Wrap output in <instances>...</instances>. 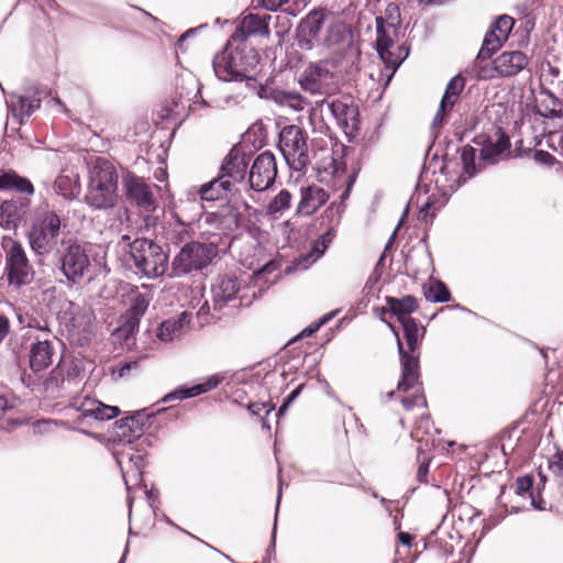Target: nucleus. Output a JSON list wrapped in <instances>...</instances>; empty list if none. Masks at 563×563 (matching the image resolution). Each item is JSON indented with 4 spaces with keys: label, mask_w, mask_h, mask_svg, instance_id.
<instances>
[{
    "label": "nucleus",
    "mask_w": 563,
    "mask_h": 563,
    "mask_svg": "<svg viewBox=\"0 0 563 563\" xmlns=\"http://www.w3.org/2000/svg\"><path fill=\"white\" fill-rule=\"evenodd\" d=\"M402 325L404 338L407 350L398 338V353L401 364V377L397 384V390L407 393L413 390V394L401 398V404L406 410L415 407H424L427 400L420 387L419 374V349L424 336L426 329L415 320H407L400 323Z\"/></svg>",
    "instance_id": "1"
},
{
    "label": "nucleus",
    "mask_w": 563,
    "mask_h": 563,
    "mask_svg": "<svg viewBox=\"0 0 563 563\" xmlns=\"http://www.w3.org/2000/svg\"><path fill=\"white\" fill-rule=\"evenodd\" d=\"M257 66V53L247 44H240L231 37L212 60L213 71L222 81L254 80Z\"/></svg>",
    "instance_id": "2"
},
{
    "label": "nucleus",
    "mask_w": 563,
    "mask_h": 563,
    "mask_svg": "<svg viewBox=\"0 0 563 563\" xmlns=\"http://www.w3.org/2000/svg\"><path fill=\"white\" fill-rule=\"evenodd\" d=\"M466 178H418L416 199L420 203L418 219L426 223L432 222L435 211L442 208L449 197Z\"/></svg>",
    "instance_id": "3"
},
{
    "label": "nucleus",
    "mask_w": 563,
    "mask_h": 563,
    "mask_svg": "<svg viewBox=\"0 0 563 563\" xmlns=\"http://www.w3.org/2000/svg\"><path fill=\"white\" fill-rule=\"evenodd\" d=\"M121 242L129 246V256L137 274L150 279L165 274L168 267V254L159 244L145 238L131 242L129 235H123Z\"/></svg>",
    "instance_id": "4"
},
{
    "label": "nucleus",
    "mask_w": 563,
    "mask_h": 563,
    "mask_svg": "<svg viewBox=\"0 0 563 563\" xmlns=\"http://www.w3.org/2000/svg\"><path fill=\"white\" fill-rule=\"evenodd\" d=\"M509 150L510 141L508 135L500 128L495 129L483 142L479 153L471 145L463 147L461 159L464 172L468 176H474L481 173L486 166L496 164Z\"/></svg>",
    "instance_id": "5"
},
{
    "label": "nucleus",
    "mask_w": 563,
    "mask_h": 563,
    "mask_svg": "<svg viewBox=\"0 0 563 563\" xmlns=\"http://www.w3.org/2000/svg\"><path fill=\"white\" fill-rule=\"evenodd\" d=\"M218 255L214 243L190 242L185 244L172 262V275L179 277L208 266Z\"/></svg>",
    "instance_id": "6"
},
{
    "label": "nucleus",
    "mask_w": 563,
    "mask_h": 563,
    "mask_svg": "<svg viewBox=\"0 0 563 563\" xmlns=\"http://www.w3.org/2000/svg\"><path fill=\"white\" fill-rule=\"evenodd\" d=\"M1 246L5 254V272L10 286L20 288L34 279V269L23 246L10 236H4Z\"/></svg>",
    "instance_id": "7"
},
{
    "label": "nucleus",
    "mask_w": 563,
    "mask_h": 563,
    "mask_svg": "<svg viewBox=\"0 0 563 563\" xmlns=\"http://www.w3.org/2000/svg\"><path fill=\"white\" fill-rule=\"evenodd\" d=\"M278 147L292 172H303L309 163L307 136L298 125H286L279 132Z\"/></svg>",
    "instance_id": "8"
},
{
    "label": "nucleus",
    "mask_w": 563,
    "mask_h": 563,
    "mask_svg": "<svg viewBox=\"0 0 563 563\" xmlns=\"http://www.w3.org/2000/svg\"><path fill=\"white\" fill-rule=\"evenodd\" d=\"M375 22L376 51L386 68L390 69L393 75L408 57L409 49L405 45H395L394 43L399 27L386 25L382 19H376Z\"/></svg>",
    "instance_id": "9"
},
{
    "label": "nucleus",
    "mask_w": 563,
    "mask_h": 563,
    "mask_svg": "<svg viewBox=\"0 0 563 563\" xmlns=\"http://www.w3.org/2000/svg\"><path fill=\"white\" fill-rule=\"evenodd\" d=\"M58 264L68 283L78 284L89 273L91 263L86 250L76 241L68 240L58 250Z\"/></svg>",
    "instance_id": "10"
},
{
    "label": "nucleus",
    "mask_w": 563,
    "mask_h": 563,
    "mask_svg": "<svg viewBox=\"0 0 563 563\" xmlns=\"http://www.w3.org/2000/svg\"><path fill=\"white\" fill-rule=\"evenodd\" d=\"M59 230L60 219L55 212L46 211L40 214L29 233L32 250L40 255L49 253L56 245Z\"/></svg>",
    "instance_id": "11"
},
{
    "label": "nucleus",
    "mask_w": 563,
    "mask_h": 563,
    "mask_svg": "<svg viewBox=\"0 0 563 563\" xmlns=\"http://www.w3.org/2000/svg\"><path fill=\"white\" fill-rule=\"evenodd\" d=\"M328 59L309 63L298 78L300 88L310 95H329L335 89L334 73Z\"/></svg>",
    "instance_id": "12"
},
{
    "label": "nucleus",
    "mask_w": 563,
    "mask_h": 563,
    "mask_svg": "<svg viewBox=\"0 0 563 563\" xmlns=\"http://www.w3.org/2000/svg\"><path fill=\"white\" fill-rule=\"evenodd\" d=\"M118 200L115 178H89L85 195L86 203L95 210L113 208Z\"/></svg>",
    "instance_id": "13"
},
{
    "label": "nucleus",
    "mask_w": 563,
    "mask_h": 563,
    "mask_svg": "<svg viewBox=\"0 0 563 563\" xmlns=\"http://www.w3.org/2000/svg\"><path fill=\"white\" fill-rule=\"evenodd\" d=\"M322 104H327L331 114L335 119L338 125L342 129L345 136L351 141L358 132V109L349 100L332 99L323 100Z\"/></svg>",
    "instance_id": "14"
},
{
    "label": "nucleus",
    "mask_w": 563,
    "mask_h": 563,
    "mask_svg": "<svg viewBox=\"0 0 563 563\" xmlns=\"http://www.w3.org/2000/svg\"><path fill=\"white\" fill-rule=\"evenodd\" d=\"M327 15L325 9H319L311 11L301 20L297 40L301 49L310 51L320 45L323 37L321 31L325 24Z\"/></svg>",
    "instance_id": "15"
},
{
    "label": "nucleus",
    "mask_w": 563,
    "mask_h": 563,
    "mask_svg": "<svg viewBox=\"0 0 563 563\" xmlns=\"http://www.w3.org/2000/svg\"><path fill=\"white\" fill-rule=\"evenodd\" d=\"M56 343L57 339L54 334H52V338H37L35 342L31 343L29 364L32 372H43L53 364L56 354Z\"/></svg>",
    "instance_id": "16"
},
{
    "label": "nucleus",
    "mask_w": 563,
    "mask_h": 563,
    "mask_svg": "<svg viewBox=\"0 0 563 563\" xmlns=\"http://www.w3.org/2000/svg\"><path fill=\"white\" fill-rule=\"evenodd\" d=\"M150 416L139 411L131 417L120 419L115 422V440L123 445L133 444L144 434L145 423Z\"/></svg>",
    "instance_id": "17"
},
{
    "label": "nucleus",
    "mask_w": 563,
    "mask_h": 563,
    "mask_svg": "<svg viewBox=\"0 0 563 563\" xmlns=\"http://www.w3.org/2000/svg\"><path fill=\"white\" fill-rule=\"evenodd\" d=\"M271 19L269 14L260 16L258 14L249 13L241 20L231 38L240 44H246V40L253 35L268 37Z\"/></svg>",
    "instance_id": "18"
},
{
    "label": "nucleus",
    "mask_w": 563,
    "mask_h": 563,
    "mask_svg": "<svg viewBox=\"0 0 563 563\" xmlns=\"http://www.w3.org/2000/svg\"><path fill=\"white\" fill-rule=\"evenodd\" d=\"M71 407L80 412L78 417L79 421L87 417H91L98 421H106L118 417L120 413V409L117 406L104 405L90 397L74 399Z\"/></svg>",
    "instance_id": "19"
},
{
    "label": "nucleus",
    "mask_w": 563,
    "mask_h": 563,
    "mask_svg": "<svg viewBox=\"0 0 563 563\" xmlns=\"http://www.w3.org/2000/svg\"><path fill=\"white\" fill-rule=\"evenodd\" d=\"M352 44V32L350 27L342 21H331L325 29V33L319 46L331 51L332 53H341Z\"/></svg>",
    "instance_id": "20"
},
{
    "label": "nucleus",
    "mask_w": 563,
    "mask_h": 563,
    "mask_svg": "<svg viewBox=\"0 0 563 563\" xmlns=\"http://www.w3.org/2000/svg\"><path fill=\"white\" fill-rule=\"evenodd\" d=\"M250 162L245 146L235 144L223 158L218 176H247Z\"/></svg>",
    "instance_id": "21"
},
{
    "label": "nucleus",
    "mask_w": 563,
    "mask_h": 563,
    "mask_svg": "<svg viewBox=\"0 0 563 563\" xmlns=\"http://www.w3.org/2000/svg\"><path fill=\"white\" fill-rule=\"evenodd\" d=\"M29 207L30 199L27 197L3 201L0 206V225L7 230H15Z\"/></svg>",
    "instance_id": "22"
},
{
    "label": "nucleus",
    "mask_w": 563,
    "mask_h": 563,
    "mask_svg": "<svg viewBox=\"0 0 563 563\" xmlns=\"http://www.w3.org/2000/svg\"><path fill=\"white\" fill-rule=\"evenodd\" d=\"M117 462L121 468L122 477L124 479L126 489L130 490L132 486L139 485L142 481L144 457L140 453L118 454Z\"/></svg>",
    "instance_id": "23"
},
{
    "label": "nucleus",
    "mask_w": 563,
    "mask_h": 563,
    "mask_svg": "<svg viewBox=\"0 0 563 563\" xmlns=\"http://www.w3.org/2000/svg\"><path fill=\"white\" fill-rule=\"evenodd\" d=\"M190 314L181 312L177 317L164 320L156 330V336L164 343L180 339L189 330Z\"/></svg>",
    "instance_id": "24"
},
{
    "label": "nucleus",
    "mask_w": 563,
    "mask_h": 563,
    "mask_svg": "<svg viewBox=\"0 0 563 563\" xmlns=\"http://www.w3.org/2000/svg\"><path fill=\"white\" fill-rule=\"evenodd\" d=\"M151 298L146 294L135 292L131 299V305L122 316V328L126 334H132L137 330L140 320L146 312Z\"/></svg>",
    "instance_id": "25"
},
{
    "label": "nucleus",
    "mask_w": 563,
    "mask_h": 563,
    "mask_svg": "<svg viewBox=\"0 0 563 563\" xmlns=\"http://www.w3.org/2000/svg\"><path fill=\"white\" fill-rule=\"evenodd\" d=\"M528 57L520 51L504 52L493 60L494 69L503 77L519 74L527 65Z\"/></svg>",
    "instance_id": "26"
},
{
    "label": "nucleus",
    "mask_w": 563,
    "mask_h": 563,
    "mask_svg": "<svg viewBox=\"0 0 563 563\" xmlns=\"http://www.w3.org/2000/svg\"><path fill=\"white\" fill-rule=\"evenodd\" d=\"M143 180L144 178H125L126 196L140 208L152 211L155 208V201L150 187Z\"/></svg>",
    "instance_id": "27"
},
{
    "label": "nucleus",
    "mask_w": 563,
    "mask_h": 563,
    "mask_svg": "<svg viewBox=\"0 0 563 563\" xmlns=\"http://www.w3.org/2000/svg\"><path fill=\"white\" fill-rule=\"evenodd\" d=\"M239 289L240 285L236 277L228 275L219 277L211 289L213 308L222 309L229 301L235 299Z\"/></svg>",
    "instance_id": "28"
},
{
    "label": "nucleus",
    "mask_w": 563,
    "mask_h": 563,
    "mask_svg": "<svg viewBox=\"0 0 563 563\" xmlns=\"http://www.w3.org/2000/svg\"><path fill=\"white\" fill-rule=\"evenodd\" d=\"M7 107L12 117L16 119L19 123H22L24 118H29L41 107V99L35 96L25 97L11 93L7 99Z\"/></svg>",
    "instance_id": "29"
},
{
    "label": "nucleus",
    "mask_w": 563,
    "mask_h": 563,
    "mask_svg": "<svg viewBox=\"0 0 563 563\" xmlns=\"http://www.w3.org/2000/svg\"><path fill=\"white\" fill-rule=\"evenodd\" d=\"M329 199V195L322 188L308 186L301 189V199L297 207V213L311 216Z\"/></svg>",
    "instance_id": "30"
},
{
    "label": "nucleus",
    "mask_w": 563,
    "mask_h": 563,
    "mask_svg": "<svg viewBox=\"0 0 563 563\" xmlns=\"http://www.w3.org/2000/svg\"><path fill=\"white\" fill-rule=\"evenodd\" d=\"M221 383V377L213 375L208 377L203 383L194 385L191 387L180 386L169 394L165 395L162 399L163 402L172 400H183L192 398L216 388Z\"/></svg>",
    "instance_id": "31"
},
{
    "label": "nucleus",
    "mask_w": 563,
    "mask_h": 563,
    "mask_svg": "<svg viewBox=\"0 0 563 563\" xmlns=\"http://www.w3.org/2000/svg\"><path fill=\"white\" fill-rule=\"evenodd\" d=\"M387 307L384 312H389L395 316L399 323L411 320V313L418 308L417 299L413 296L407 295L401 298L387 296L385 298Z\"/></svg>",
    "instance_id": "32"
},
{
    "label": "nucleus",
    "mask_w": 563,
    "mask_h": 563,
    "mask_svg": "<svg viewBox=\"0 0 563 563\" xmlns=\"http://www.w3.org/2000/svg\"><path fill=\"white\" fill-rule=\"evenodd\" d=\"M335 236L333 228L327 230L314 243L312 250L309 253L300 255L295 262L296 267L306 269L318 258H320L324 251L328 249L330 243Z\"/></svg>",
    "instance_id": "33"
},
{
    "label": "nucleus",
    "mask_w": 563,
    "mask_h": 563,
    "mask_svg": "<svg viewBox=\"0 0 563 563\" xmlns=\"http://www.w3.org/2000/svg\"><path fill=\"white\" fill-rule=\"evenodd\" d=\"M271 99L280 107H288L295 111H302L308 104L309 100L297 91L288 90H273Z\"/></svg>",
    "instance_id": "34"
},
{
    "label": "nucleus",
    "mask_w": 563,
    "mask_h": 563,
    "mask_svg": "<svg viewBox=\"0 0 563 563\" xmlns=\"http://www.w3.org/2000/svg\"><path fill=\"white\" fill-rule=\"evenodd\" d=\"M277 172L275 155L265 151L254 159L247 176H277Z\"/></svg>",
    "instance_id": "35"
},
{
    "label": "nucleus",
    "mask_w": 563,
    "mask_h": 563,
    "mask_svg": "<svg viewBox=\"0 0 563 563\" xmlns=\"http://www.w3.org/2000/svg\"><path fill=\"white\" fill-rule=\"evenodd\" d=\"M232 183L224 178H212L211 181L203 185L200 189V197L202 200L214 201L223 199L231 190Z\"/></svg>",
    "instance_id": "36"
},
{
    "label": "nucleus",
    "mask_w": 563,
    "mask_h": 563,
    "mask_svg": "<svg viewBox=\"0 0 563 563\" xmlns=\"http://www.w3.org/2000/svg\"><path fill=\"white\" fill-rule=\"evenodd\" d=\"M465 87V80L461 75L454 76L446 85L441 100L442 110H452L461 92Z\"/></svg>",
    "instance_id": "37"
},
{
    "label": "nucleus",
    "mask_w": 563,
    "mask_h": 563,
    "mask_svg": "<svg viewBox=\"0 0 563 563\" xmlns=\"http://www.w3.org/2000/svg\"><path fill=\"white\" fill-rule=\"evenodd\" d=\"M92 176H118L114 161L107 156L92 155L87 161Z\"/></svg>",
    "instance_id": "38"
},
{
    "label": "nucleus",
    "mask_w": 563,
    "mask_h": 563,
    "mask_svg": "<svg viewBox=\"0 0 563 563\" xmlns=\"http://www.w3.org/2000/svg\"><path fill=\"white\" fill-rule=\"evenodd\" d=\"M506 41L507 40L500 38V35L496 32V30L490 29L484 37L482 47L477 54V59H489L492 55L497 52Z\"/></svg>",
    "instance_id": "39"
},
{
    "label": "nucleus",
    "mask_w": 563,
    "mask_h": 563,
    "mask_svg": "<svg viewBox=\"0 0 563 563\" xmlns=\"http://www.w3.org/2000/svg\"><path fill=\"white\" fill-rule=\"evenodd\" d=\"M53 189L65 199H74L80 194V184L78 178H55Z\"/></svg>",
    "instance_id": "40"
},
{
    "label": "nucleus",
    "mask_w": 563,
    "mask_h": 563,
    "mask_svg": "<svg viewBox=\"0 0 563 563\" xmlns=\"http://www.w3.org/2000/svg\"><path fill=\"white\" fill-rule=\"evenodd\" d=\"M0 189L25 194L27 196L34 194V186L29 178H0Z\"/></svg>",
    "instance_id": "41"
},
{
    "label": "nucleus",
    "mask_w": 563,
    "mask_h": 563,
    "mask_svg": "<svg viewBox=\"0 0 563 563\" xmlns=\"http://www.w3.org/2000/svg\"><path fill=\"white\" fill-rule=\"evenodd\" d=\"M426 298L432 302H448L451 298L450 291L442 282L431 284L424 291Z\"/></svg>",
    "instance_id": "42"
},
{
    "label": "nucleus",
    "mask_w": 563,
    "mask_h": 563,
    "mask_svg": "<svg viewBox=\"0 0 563 563\" xmlns=\"http://www.w3.org/2000/svg\"><path fill=\"white\" fill-rule=\"evenodd\" d=\"M64 368L65 362H62L60 360L44 380L46 390L56 389L67 380Z\"/></svg>",
    "instance_id": "43"
},
{
    "label": "nucleus",
    "mask_w": 563,
    "mask_h": 563,
    "mask_svg": "<svg viewBox=\"0 0 563 563\" xmlns=\"http://www.w3.org/2000/svg\"><path fill=\"white\" fill-rule=\"evenodd\" d=\"M291 195L287 190H282L267 206V212L275 214L289 208Z\"/></svg>",
    "instance_id": "44"
},
{
    "label": "nucleus",
    "mask_w": 563,
    "mask_h": 563,
    "mask_svg": "<svg viewBox=\"0 0 563 563\" xmlns=\"http://www.w3.org/2000/svg\"><path fill=\"white\" fill-rule=\"evenodd\" d=\"M515 25V21L509 15H500L496 19L495 23L490 29L496 30V32L500 35L501 40H508V36Z\"/></svg>",
    "instance_id": "45"
},
{
    "label": "nucleus",
    "mask_w": 563,
    "mask_h": 563,
    "mask_svg": "<svg viewBox=\"0 0 563 563\" xmlns=\"http://www.w3.org/2000/svg\"><path fill=\"white\" fill-rule=\"evenodd\" d=\"M376 19H382L386 25L399 27L401 22L399 7L395 3H389L385 9L384 14L376 16Z\"/></svg>",
    "instance_id": "46"
},
{
    "label": "nucleus",
    "mask_w": 563,
    "mask_h": 563,
    "mask_svg": "<svg viewBox=\"0 0 563 563\" xmlns=\"http://www.w3.org/2000/svg\"><path fill=\"white\" fill-rule=\"evenodd\" d=\"M548 97L552 107L547 106L544 107V109H542V106L539 104L538 112L545 118H563V110L561 108V102L559 101V99L555 98L553 95H549Z\"/></svg>",
    "instance_id": "47"
},
{
    "label": "nucleus",
    "mask_w": 563,
    "mask_h": 563,
    "mask_svg": "<svg viewBox=\"0 0 563 563\" xmlns=\"http://www.w3.org/2000/svg\"><path fill=\"white\" fill-rule=\"evenodd\" d=\"M19 322L25 328L36 329L44 334H49L51 336L53 334L51 324L47 320H43V319L41 320L38 318L31 317V318H27V321L24 323L23 318L21 316H19Z\"/></svg>",
    "instance_id": "48"
},
{
    "label": "nucleus",
    "mask_w": 563,
    "mask_h": 563,
    "mask_svg": "<svg viewBox=\"0 0 563 563\" xmlns=\"http://www.w3.org/2000/svg\"><path fill=\"white\" fill-rule=\"evenodd\" d=\"M548 468L554 476L563 479V450H558L548 461Z\"/></svg>",
    "instance_id": "49"
},
{
    "label": "nucleus",
    "mask_w": 563,
    "mask_h": 563,
    "mask_svg": "<svg viewBox=\"0 0 563 563\" xmlns=\"http://www.w3.org/2000/svg\"><path fill=\"white\" fill-rule=\"evenodd\" d=\"M532 484H533V479L529 475L518 477L516 481V484H515L516 493L518 495H525L527 493H530Z\"/></svg>",
    "instance_id": "50"
},
{
    "label": "nucleus",
    "mask_w": 563,
    "mask_h": 563,
    "mask_svg": "<svg viewBox=\"0 0 563 563\" xmlns=\"http://www.w3.org/2000/svg\"><path fill=\"white\" fill-rule=\"evenodd\" d=\"M62 362H65V374L67 382H73L77 379L81 374V368L74 362L68 360H63Z\"/></svg>",
    "instance_id": "51"
},
{
    "label": "nucleus",
    "mask_w": 563,
    "mask_h": 563,
    "mask_svg": "<svg viewBox=\"0 0 563 563\" xmlns=\"http://www.w3.org/2000/svg\"><path fill=\"white\" fill-rule=\"evenodd\" d=\"M254 179L255 178H247L251 188L256 191H263L272 187L276 178H256V181H254Z\"/></svg>",
    "instance_id": "52"
},
{
    "label": "nucleus",
    "mask_w": 563,
    "mask_h": 563,
    "mask_svg": "<svg viewBox=\"0 0 563 563\" xmlns=\"http://www.w3.org/2000/svg\"><path fill=\"white\" fill-rule=\"evenodd\" d=\"M247 408L252 415L260 416L262 411H265L266 415L269 413L274 409V406L267 402H252Z\"/></svg>",
    "instance_id": "53"
},
{
    "label": "nucleus",
    "mask_w": 563,
    "mask_h": 563,
    "mask_svg": "<svg viewBox=\"0 0 563 563\" xmlns=\"http://www.w3.org/2000/svg\"><path fill=\"white\" fill-rule=\"evenodd\" d=\"M303 384H299L288 396L284 404L280 406L278 413L282 415L286 410V408L300 395Z\"/></svg>",
    "instance_id": "54"
},
{
    "label": "nucleus",
    "mask_w": 563,
    "mask_h": 563,
    "mask_svg": "<svg viewBox=\"0 0 563 563\" xmlns=\"http://www.w3.org/2000/svg\"><path fill=\"white\" fill-rule=\"evenodd\" d=\"M11 329L10 320L3 313H0V343L9 335Z\"/></svg>",
    "instance_id": "55"
},
{
    "label": "nucleus",
    "mask_w": 563,
    "mask_h": 563,
    "mask_svg": "<svg viewBox=\"0 0 563 563\" xmlns=\"http://www.w3.org/2000/svg\"><path fill=\"white\" fill-rule=\"evenodd\" d=\"M287 2L288 0H262V5L268 11H276Z\"/></svg>",
    "instance_id": "56"
},
{
    "label": "nucleus",
    "mask_w": 563,
    "mask_h": 563,
    "mask_svg": "<svg viewBox=\"0 0 563 563\" xmlns=\"http://www.w3.org/2000/svg\"><path fill=\"white\" fill-rule=\"evenodd\" d=\"M451 110H442L441 104H440L439 106V110H438L437 114L433 118L432 128L435 129V128L442 126V124L444 122L445 113H448Z\"/></svg>",
    "instance_id": "57"
},
{
    "label": "nucleus",
    "mask_w": 563,
    "mask_h": 563,
    "mask_svg": "<svg viewBox=\"0 0 563 563\" xmlns=\"http://www.w3.org/2000/svg\"><path fill=\"white\" fill-rule=\"evenodd\" d=\"M228 218H229L230 223L227 225V228L228 229L238 228L240 213L236 211V209L231 208L228 212Z\"/></svg>",
    "instance_id": "58"
},
{
    "label": "nucleus",
    "mask_w": 563,
    "mask_h": 563,
    "mask_svg": "<svg viewBox=\"0 0 563 563\" xmlns=\"http://www.w3.org/2000/svg\"><path fill=\"white\" fill-rule=\"evenodd\" d=\"M536 159L540 163L551 165L554 161V157L544 151H538L534 155Z\"/></svg>",
    "instance_id": "59"
},
{
    "label": "nucleus",
    "mask_w": 563,
    "mask_h": 563,
    "mask_svg": "<svg viewBox=\"0 0 563 563\" xmlns=\"http://www.w3.org/2000/svg\"><path fill=\"white\" fill-rule=\"evenodd\" d=\"M428 472H429V465L427 463H421L418 468V472H417L418 481L421 483L427 482L426 477L428 475Z\"/></svg>",
    "instance_id": "60"
},
{
    "label": "nucleus",
    "mask_w": 563,
    "mask_h": 563,
    "mask_svg": "<svg viewBox=\"0 0 563 563\" xmlns=\"http://www.w3.org/2000/svg\"><path fill=\"white\" fill-rule=\"evenodd\" d=\"M397 538L400 543H402L404 545H407V547H410L412 543V540H413V537L410 533L404 532V531L399 532L397 534Z\"/></svg>",
    "instance_id": "61"
},
{
    "label": "nucleus",
    "mask_w": 563,
    "mask_h": 563,
    "mask_svg": "<svg viewBox=\"0 0 563 563\" xmlns=\"http://www.w3.org/2000/svg\"><path fill=\"white\" fill-rule=\"evenodd\" d=\"M137 366V362H128V363H124L120 369H119V376H124L132 367H136Z\"/></svg>",
    "instance_id": "62"
},
{
    "label": "nucleus",
    "mask_w": 563,
    "mask_h": 563,
    "mask_svg": "<svg viewBox=\"0 0 563 563\" xmlns=\"http://www.w3.org/2000/svg\"><path fill=\"white\" fill-rule=\"evenodd\" d=\"M10 408L8 399L0 396V420L3 418L7 410Z\"/></svg>",
    "instance_id": "63"
},
{
    "label": "nucleus",
    "mask_w": 563,
    "mask_h": 563,
    "mask_svg": "<svg viewBox=\"0 0 563 563\" xmlns=\"http://www.w3.org/2000/svg\"><path fill=\"white\" fill-rule=\"evenodd\" d=\"M198 29H189L178 38V46L181 47L183 43L190 37V35L195 34Z\"/></svg>",
    "instance_id": "64"
}]
</instances>
